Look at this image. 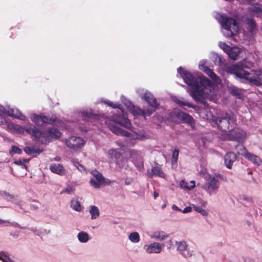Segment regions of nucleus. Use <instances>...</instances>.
Instances as JSON below:
<instances>
[{
    "instance_id": "1",
    "label": "nucleus",
    "mask_w": 262,
    "mask_h": 262,
    "mask_svg": "<svg viewBox=\"0 0 262 262\" xmlns=\"http://www.w3.org/2000/svg\"><path fill=\"white\" fill-rule=\"evenodd\" d=\"M178 72L183 78L185 82L191 88L190 95L193 99L195 101L204 103L205 101L203 98L204 92L201 86L204 88L211 87L212 86L211 81L205 76L197 77L181 67L178 69Z\"/></svg>"
},
{
    "instance_id": "2",
    "label": "nucleus",
    "mask_w": 262,
    "mask_h": 262,
    "mask_svg": "<svg viewBox=\"0 0 262 262\" xmlns=\"http://www.w3.org/2000/svg\"><path fill=\"white\" fill-rule=\"evenodd\" d=\"M27 133L38 139L41 143L46 144L53 140H56L61 137V133L59 130L54 127L47 128L46 130L41 131L35 126L31 125L26 129Z\"/></svg>"
},
{
    "instance_id": "3",
    "label": "nucleus",
    "mask_w": 262,
    "mask_h": 262,
    "mask_svg": "<svg viewBox=\"0 0 262 262\" xmlns=\"http://www.w3.org/2000/svg\"><path fill=\"white\" fill-rule=\"evenodd\" d=\"M247 68H248L247 66H244L243 63H236L228 67L226 71L228 73L236 75L238 78L248 81L251 84L257 86H261L262 85L261 78L250 77V73L245 70Z\"/></svg>"
},
{
    "instance_id": "4",
    "label": "nucleus",
    "mask_w": 262,
    "mask_h": 262,
    "mask_svg": "<svg viewBox=\"0 0 262 262\" xmlns=\"http://www.w3.org/2000/svg\"><path fill=\"white\" fill-rule=\"evenodd\" d=\"M216 18L222 27L228 32L227 36L233 37L235 35L238 30V25L235 19L221 13L217 14Z\"/></svg>"
},
{
    "instance_id": "5",
    "label": "nucleus",
    "mask_w": 262,
    "mask_h": 262,
    "mask_svg": "<svg viewBox=\"0 0 262 262\" xmlns=\"http://www.w3.org/2000/svg\"><path fill=\"white\" fill-rule=\"evenodd\" d=\"M219 129L223 132L232 131L236 126V120L228 113L223 114L215 119Z\"/></svg>"
},
{
    "instance_id": "6",
    "label": "nucleus",
    "mask_w": 262,
    "mask_h": 262,
    "mask_svg": "<svg viewBox=\"0 0 262 262\" xmlns=\"http://www.w3.org/2000/svg\"><path fill=\"white\" fill-rule=\"evenodd\" d=\"M56 119L55 115L45 116L34 114L31 117V121L38 126H42L46 124H52L56 122Z\"/></svg>"
},
{
    "instance_id": "7",
    "label": "nucleus",
    "mask_w": 262,
    "mask_h": 262,
    "mask_svg": "<svg viewBox=\"0 0 262 262\" xmlns=\"http://www.w3.org/2000/svg\"><path fill=\"white\" fill-rule=\"evenodd\" d=\"M206 183L203 186L205 190L210 195L213 193H216L220 186V182L215 177L209 175L206 179Z\"/></svg>"
},
{
    "instance_id": "8",
    "label": "nucleus",
    "mask_w": 262,
    "mask_h": 262,
    "mask_svg": "<svg viewBox=\"0 0 262 262\" xmlns=\"http://www.w3.org/2000/svg\"><path fill=\"white\" fill-rule=\"evenodd\" d=\"M126 106L127 107L128 110L134 115H141L144 117L145 119H146L145 115L150 116L158 108H152L151 109H147L144 110L140 108L135 106L131 102H128L126 103Z\"/></svg>"
},
{
    "instance_id": "9",
    "label": "nucleus",
    "mask_w": 262,
    "mask_h": 262,
    "mask_svg": "<svg viewBox=\"0 0 262 262\" xmlns=\"http://www.w3.org/2000/svg\"><path fill=\"white\" fill-rule=\"evenodd\" d=\"M91 173L93 176L90 182L91 185L96 189L100 188L101 185L104 183L105 178L102 173L97 170H92Z\"/></svg>"
},
{
    "instance_id": "10",
    "label": "nucleus",
    "mask_w": 262,
    "mask_h": 262,
    "mask_svg": "<svg viewBox=\"0 0 262 262\" xmlns=\"http://www.w3.org/2000/svg\"><path fill=\"white\" fill-rule=\"evenodd\" d=\"M84 141L81 138L72 136L66 141V145L75 150H78L84 145Z\"/></svg>"
},
{
    "instance_id": "11",
    "label": "nucleus",
    "mask_w": 262,
    "mask_h": 262,
    "mask_svg": "<svg viewBox=\"0 0 262 262\" xmlns=\"http://www.w3.org/2000/svg\"><path fill=\"white\" fill-rule=\"evenodd\" d=\"M108 152L112 158L115 159L116 163L120 168L125 166L127 160L123 157L121 153L117 149H111Z\"/></svg>"
},
{
    "instance_id": "12",
    "label": "nucleus",
    "mask_w": 262,
    "mask_h": 262,
    "mask_svg": "<svg viewBox=\"0 0 262 262\" xmlns=\"http://www.w3.org/2000/svg\"><path fill=\"white\" fill-rule=\"evenodd\" d=\"M241 148L242 150L244 151V153L242 154V155L248 160L252 162L254 164L256 165L257 166H259L262 163L261 159L252 153H250L248 152L245 147L243 146H241Z\"/></svg>"
},
{
    "instance_id": "13",
    "label": "nucleus",
    "mask_w": 262,
    "mask_h": 262,
    "mask_svg": "<svg viewBox=\"0 0 262 262\" xmlns=\"http://www.w3.org/2000/svg\"><path fill=\"white\" fill-rule=\"evenodd\" d=\"M152 108H158L159 104L154 95L150 93L146 92L142 98Z\"/></svg>"
},
{
    "instance_id": "14",
    "label": "nucleus",
    "mask_w": 262,
    "mask_h": 262,
    "mask_svg": "<svg viewBox=\"0 0 262 262\" xmlns=\"http://www.w3.org/2000/svg\"><path fill=\"white\" fill-rule=\"evenodd\" d=\"M236 155L233 152H227L224 157V162L226 167L228 169L232 168L233 162L236 159Z\"/></svg>"
},
{
    "instance_id": "15",
    "label": "nucleus",
    "mask_w": 262,
    "mask_h": 262,
    "mask_svg": "<svg viewBox=\"0 0 262 262\" xmlns=\"http://www.w3.org/2000/svg\"><path fill=\"white\" fill-rule=\"evenodd\" d=\"M230 138L231 140L239 142L246 139V133L243 130H235L231 134Z\"/></svg>"
},
{
    "instance_id": "16",
    "label": "nucleus",
    "mask_w": 262,
    "mask_h": 262,
    "mask_svg": "<svg viewBox=\"0 0 262 262\" xmlns=\"http://www.w3.org/2000/svg\"><path fill=\"white\" fill-rule=\"evenodd\" d=\"M50 169L52 172L60 176H63L66 173L63 166L60 164H51Z\"/></svg>"
},
{
    "instance_id": "17",
    "label": "nucleus",
    "mask_w": 262,
    "mask_h": 262,
    "mask_svg": "<svg viewBox=\"0 0 262 262\" xmlns=\"http://www.w3.org/2000/svg\"><path fill=\"white\" fill-rule=\"evenodd\" d=\"M110 128L113 133L118 135H121L125 137H129L131 135V133H129V132L123 129L116 125H110Z\"/></svg>"
},
{
    "instance_id": "18",
    "label": "nucleus",
    "mask_w": 262,
    "mask_h": 262,
    "mask_svg": "<svg viewBox=\"0 0 262 262\" xmlns=\"http://www.w3.org/2000/svg\"><path fill=\"white\" fill-rule=\"evenodd\" d=\"M177 249L178 250L183 252L182 254L184 256L187 257L191 256L192 255V253H190L187 251V247L185 242L182 241L180 242H177Z\"/></svg>"
},
{
    "instance_id": "19",
    "label": "nucleus",
    "mask_w": 262,
    "mask_h": 262,
    "mask_svg": "<svg viewBox=\"0 0 262 262\" xmlns=\"http://www.w3.org/2000/svg\"><path fill=\"white\" fill-rule=\"evenodd\" d=\"M161 250L162 247L160 244L156 242L149 245L146 249L147 252L149 253H159Z\"/></svg>"
},
{
    "instance_id": "20",
    "label": "nucleus",
    "mask_w": 262,
    "mask_h": 262,
    "mask_svg": "<svg viewBox=\"0 0 262 262\" xmlns=\"http://www.w3.org/2000/svg\"><path fill=\"white\" fill-rule=\"evenodd\" d=\"M153 175L158 176L162 178H165L166 177L159 165L152 168L151 173L149 174V176L152 178Z\"/></svg>"
},
{
    "instance_id": "21",
    "label": "nucleus",
    "mask_w": 262,
    "mask_h": 262,
    "mask_svg": "<svg viewBox=\"0 0 262 262\" xmlns=\"http://www.w3.org/2000/svg\"><path fill=\"white\" fill-rule=\"evenodd\" d=\"M246 24L248 26V30L251 33H253L256 30L257 25L253 18L246 19Z\"/></svg>"
},
{
    "instance_id": "22",
    "label": "nucleus",
    "mask_w": 262,
    "mask_h": 262,
    "mask_svg": "<svg viewBox=\"0 0 262 262\" xmlns=\"http://www.w3.org/2000/svg\"><path fill=\"white\" fill-rule=\"evenodd\" d=\"M180 121L184 123H187L191 126L194 125L195 124L193 117L186 113H184V115H183L182 119Z\"/></svg>"
},
{
    "instance_id": "23",
    "label": "nucleus",
    "mask_w": 262,
    "mask_h": 262,
    "mask_svg": "<svg viewBox=\"0 0 262 262\" xmlns=\"http://www.w3.org/2000/svg\"><path fill=\"white\" fill-rule=\"evenodd\" d=\"M229 93L233 96L236 97L238 99H241L242 97V94L241 92L240 89L235 86H230L228 88Z\"/></svg>"
},
{
    "instance_id": "24",
    "label": "nucleus",
    "mask_w": 262,
    "mask_h": 262,
    "mask_svg": "<svg viewBox=\"0 0 262 262\" xmlns=\"http://www.w3.org/2000/svg\"><path fill=\"white\" fill-rule=\"evenodd\" d=\"M183 98L180 99L178 98H174L173 99V101L180 106H187L190 108H195V105H194L193 104H192L188 102L183 101Z\"/></svg>"
},
{
    "instance_id": "25",
    "label": "nucleus",
    "mask_w": 262,
    "mask_h": 262,
    "mask_svg": "<svg viewBox=\"0 0 262 262\" xmlns=\"http://www.w3.org/2000/svg\"><path fill=\"white\" fill-rule=\"evenodd\" d=\"M89 212L91 215V219L93 220L97 219L100 214L99 210L96 206H91Z\"/></svg>"
},
{
    "instance_id": "26",
    "label": "nucleus",
    "mask_w": 262,
    "mask_h": 262,
    "mask_svg": "<svg viewBox=\"0 0 262 262\" xmlns=\"http://www.w3.org/2000/svg\"><path fill=\"white\" fill-rule=\"evenodd\" d=\"M185 112L180 110L174 111L171 113V117L174 121H181L182 119L183 115Z\"/></svg>"
},
{
    "instance_id": "27",
    "label": "nucleus",
    "mask_w": 262,
    "mask_h": 262,
    "mask_svg": "<svg viewBox=\"0 0 262 262\" xmlns=\"http://www.w3.org/2000/svg\"><path fill=\"white\" fill-rule=\"evenodd\" d=\"M250 10L254 13H257L256 15L257 17L261 16L260 13H261L262 15V5L261 4L256 3L253 6Z\"/></svg>"
},
{
    "instance_id": "28",
    "label": "nucleus",
    "mask_w": 262,
    "mask_h": 262,
    "mask_svg": "<svg viewBox=\"0 0 262 262\" xmlns=\"http://www.w3.org/2000/svg\"><path fill=\"white\" fill-rule=\"evenodd\" d=\"M205 73L209 76L213 81H217L219 79L218 76L212 70L206 67L204 70Z\"/></svg>"
},
{
    "instance_id": "29",
    "label": "nucleus",
    "mask_w": 262,
    "mask_h": 262,
    "mask_svg": "<svg viewBox=\"0 0 262 262\" xmlns=\"http://www.w3.org/2000/svg\"><path fill=\"white\" fill-rule=\"evenodd\" d=\"M78 238L80 242L85 243L89 240V235L84 232H80L78 234Z\"/></svg>"
},
{
    "instance_id": "30",
    "label": "nucleus",
    "mask_w": 262,
    "mask_h": 262,
    "mask_svg": "<svg viewBox=\"0 0 262 262\" xmlns=\"http://www.w3.org/2000/svg\"><path fill=\"white\" fill-rule=\"evenodd\" d=\"M153 238L159 240H163L165 237H168L167 235H165L164 232H155L152 235Z\"/></svg>"
},
{
    "instance_id": "31",
    "label": "nucleus",
    "mask_w": 262,
    "mask_h": 262,
    "mask_svg": "<svg viewBox=\"0 0 262 262\" xmlns=\"http://www.w3.org/2000/svg\"><path fill=\"white\" fill-rule=\"evenodd\" d=\"M129 239L134 243H138L140 241V236L138 233L134 232L131 233L129 235Z\"/></svg>"
},
{
    "instance_id": "32",
    "label": "nucleus",
    "mask_w": 262,
    "mask_h": 262,
    "mask_svg": "<svg viewBox=\"0 0 262 262\" xmlns=\"http://www.w3.org/2000/svg\"><path fill=\"white\" fill-rule=\"evenodd\" d=\"M192 206L196 212L200 213L202 215L206 216L208 215L207 212L205 209H203L201 207L195 205H192Z\"/></svg>"
},
{
    "instance_id": "33",
    "label": "nucleus",
    "mask_w": 262,
    "mask_h": 262,
    "mask_svg": "<svg viewBox=\"0 0 262 262\" xmlns=\"http://www.w3.org/2000/svg\"><path fill=\"white\" fill-rule=\"evenodd\" d=\"M81 114L83 117L88 119H97L98 117L97 115L92 113L91 112L83 111L81 113Z\"/></svg>"
},
{
    "instance_id": "34",
    "label": "nucleus",
    "mask_w": 262,
    "mask_h": 262,
    "mask_svg": "<svg viewBox=\"0 0 262 262\" xmlns=\"http://www.w3.org/2000/svg\"><path fill=\"white\" fill-rule=\"evenodd\" d=\"M179 154V150L178 149L175 148L172 152V158H171V163L173 165L174 164H177L178 161V159Z\"/></svg>"
},
{
    "instance_id": "35",
    "label": "nucleus",
    "mask_w": 262,
    "mask_h": 262,
    "mask_svg": "<svg viewBox=\"0 0 262 262\" xmlns=\"http://www.w3.org/2000/svg\"><path fill=\"white\" fill-rule=\"evenodd\" d=\"M11 112L12 113L9 114L10 116L15 117L16 118L21 119L22 120H25L26 119V116H24L20 112H17L16 113H14V110H11Z\"/></svg>"
},
{
    "instance_id": "36",
    "label": "nucleus",
    "mask_w": 262,
    "mask_h": 262,
    "mask_svg": "<svg viewBox=\"0 0 262 262\" xmlns=\"http://www.w3.org/2000/svg\"><path fill=\"white\" fill-rule=\"evenodd\" d=\"M71 207L72 208L76 211H80L81 209V206L79 202V201L77 200H73L71 201Z\"/></svg>"
},
{
    "instance_id": "37",
    "label": "nucleus",
    "mask_w": 262,
    "mask_h": 262,
    "mask_svg": "<svg viewBox=\"0 0 262 262\" xmlns=\"http://www.w3.org/2000/svg\"><path fill=\"white\" fill-rule=\"evenodd\" d=\"M227 54L230 58L235 60L238 56V51H236V49H234L232 48L231 49V51L229 52Z\"/></svg>"
},
{
    "instance_id": "38",
    "label": "nucleus",
    "mask_w": 262,
    "mask_h": 262,
    "mask_svg": "<svg viewBox=\"0 0 262 262\" xmlns=\"http://www.w3.org/2000/svg\"><path fill=\"white\" fill-rule=\"evenodd\" d=\"M13 128L14 130H15L17 133L22 134H24L25 131H26V129L28 128H24L23 127L18 124H12Z\"/></svg>"
},
{
    "instance_id": "39",
    "label": "nucleus",
    "mask_w": 262,
    "mask_h": 262,
    "mask_svg": "<svg viewBox=\"0 0 262 262\" xmlns=\"http://www.w3.org/2000/svg\"><path fill=\"white\" fill-rule=\"evenodd\" d=\"M220 46L227 54L231 51V49L232 48L225 42H221Z\"/></svg>"
},
{
    "instance_id": "40",
    "label": "nucleus",
    "mask_w": 262,
    "mask_h": 262,
    "mask_svg": "<svg viewBox=\"0 0 262 262\" xmlns=\"http://www.w3.org/2000/svg\"><path fill=\"white\" fill-rule=\"evenodd\" d=\"M40 204L39 202L36 201H33L31 204L30 205V208L32 210H37L39 208Z\"/></svg>"
},
{
    "instance_id": "41",
    "label": "nucleus",
    "mask_w": 262,
    "mask_h": 262,
    "mask_svg": "<svg viewBox=\"0 0 262 262\" xmlns=\"http://www.w3.org/2000/svg\"><path fill=\"white\" fill-rule=\"evenodd\" d=\"M252 72H253L255 74V78H261V76L262 75V70L258 69V70H252Z\"/></svg>"
},
{
    "instance_id": "42",
    "label": "nucleus",
    "mask_w": 262,
    "mask_h": 262,
    "mask_svg": "<svg viewBox=\"0 0 262 262\" xmlns=\"http://www.w3.org/2000/svg\"><path fill=\"white\" fill-rule=\"evenodd\" d=\"M0 259L3 262H9L10 261L9 257L3 253H0Z\"/></svg>"
},
{
    "instance_id": "43",
    "label": "nucleus",
    "mask_w": 262,
    "mask_h": 262,
    "mask_svg": "<svg viewBox=\"0 0 262 262\" xmlns=\"http://www.w3.org/2000/svg\"><path fill=\"white\" fill-rule=\"evenodd\" d=\"M32 155L33 157L37 156L40 153H41L42 152V150H40L39 148H35V147H32Z\"/></svg>"
},
{
    "instance_id": "44",
    "label": "nucleus",
    "mask_w": 262,
    "mask_h": 262,
    "mask_svg": "<svg viewBox=\"0 0 262 262\" xmlns=\"http://www.w3.org/2000/svg\"><path fill=\"white\" fill-rule=\"evenodd\" d=\"M7 123V121L4 115L0 111V124H5Z\"/></svg>"
},
{
    "instance_id": "45",
    "label": "nucleus",
    "mask_w": 262,
    "mask_h": 262,
    "mask_svg": "<svg viewBox=\"0 0 262 262\" xmlns=\"http://www.w3.org/2000/svg\"><path fill=\"white\" fill-rule=\"evenodd\" d=\"M12 151L14 154H20L22 152V150L20 148L15 146H13L12 147Z\"/></svg>"
},
{
    "instance_id": "46",
    "label": "nucleus",
    "mask_w": 262,
    "mask_h": 262,
    "mask_svg": "<svg viewBox=\"0 0 262 262\" xmlns=\"http://www.w3.org/2000/svg\"><path fill=\"white\" fill-rule=\"evenodd\" d=\"M32 148L31 147H26L24 149V151L29 155H32Z\"/></svg>"
},
{
    "instance_id": "47",
    "label": "nucleus",
    "mask_w": 262,
    "mask_h": 262,
    "mask_svg": "<svg viewBox=\"0 0 262 262\" xmlns=\"http://www.w3.org/2000/svg\"><path fill=\"white\" fill-rule=\"evenodd\" d=\"M15 164L23 166L26 169L27 168V166L24 163V162L21 160H16L14 162Z\"/></svg>"
},
{
    "instance_id": "48",
    "label": "nucleus",
    "mask_w": 262,
    "mask_h": 262,
    "mask_svg": "<svg viewBox=\"0 0 262 262\" xmlns=\"http://www.w3.org/2000/svg\"><path fill=\"white\" fill-rule=\"evenodd\" d=\"M192 210V207L190 206L186 207L184 208V209L182 211L183 213H186L191 212Z\"/></svg>"
},
{
    "instance_id": "49",
    "label": "nucleus",
    "mask_w": 262,
    "mask_h": 262,
    "mask_svg": "<svg viewBox=\"0 0 262 262\" xmlns=\"http://www.w3.org/2000/svg\"><path fill=\"white\" fill-rule=\"evenodd\" d=\"M75 166L80 171H82V170H84V167L82 165L79 164V163H77L75 165Z\"/></svg>"
},
{
    "instance_id": "50",
    "label": "nucleus",
    "mask_w": 262,
    "mask_h": 262,
    "mask_svg": "<svg viewBox=\"0 0 262 262\" xmlns=\"http://www.w3.org/2000/svg\"><path fill=\"white\" fill-rule=\"evenodd\" d=\"M200 204L203 207H206L207 205V202L205 201H203L202 200H200Z\"/></svg>"
},
{
    "instance_id": "51",
    "label": "nucleus",
    "mask_w": 262,
    "mask_h": 262,
    "mask_svg": "<svg viewBox=\"0 0 262 262\" xmlns=\"http://www.w3.org/2000/svg\"><path fill=\"white\" fill-rule=\"evenodd\" d=\"M109 105L112 106L113 108H119V104H113L112 103H110Z\"/></svg>"
},
{
    "instance_id": "52",
    "label": "nucleus",
    "mask_w": 262,
    "mask_h": 262,
    "mask_svg": "<svg viewBox=\"0 0 262 262\" xmlns=\"http://www.w3.org/2000/svg\"><path fill=\"white\" fill-rule=\"evenodd\" d=\"M172 208L173 209H174L176 210L180 211V209L175 205H173Z\"/></svg>"
},
{
    "instance_id": "53",
    "label": "nucleus",
    "mask_w": 262,
    "mask_h": 262,
    "mask_svg": "<svg viewBox=\"0 0 262 262\" xmlns=\"http://www.w3.org/2000/svg\"><path fill=\"white\" fill-rule=\"evenodd\" d=\"M159 195V193L158 192H157L156 191H155L154 192V199H156Z\"/></svg>"
},
{
    "instance_id": "54",
    "label": "nucleus",
    "mask_w": 262,
    "mask_h": 262,
    "mask_svg": "<svg viewBox=\"0 0 262 262\" xmlns=\"http://www.w3.org/2000/svg\"><path fill=\"white\" fill-rule=\"evenodd\" d=\"M193 183H194V184H193V186H192L190 188H188V187H187V186H186V185H185V186H184V188H188V189H190L193 188L194 187V186H195V185H194V181H193Z\"/></svg>"
},
{
    "instance_id": "55",
    "label": "nucleus",
    "mask_w": 262,
    "mask_h": 262,
    "mask_svg": "<svg viewBox=\"0 0 262 262\" xmlns=\"http://www.w3.org/2000/svg\"><path fill=\"white\" fill-rule=\"evenodd\" d=\"M54 160L59 161L60 160V158L59 157H56L54 158Z\"/></svg>"
},
{
    "instance_id": "56",
    "label": "nucleus",
    "mask_w": 262,
    "mask_h": 262,
    "mask_svg": "<svg viewBox=\"0 0 262 262\" xmlns=\"http://www.w3.org/2000/svg\"><path fill=\"white\" fill-rule=\"evenodd\" d=\"M246 1L249 2V3H251L252 2H254L255 0H245Z\"/></svg>"
},
{
    "instance_id": "57",
    "label": "nucleus",
    "mask_w": 262,
    "mask_h": 262,
    "mask_svg": "<svg viewBox=\"0 0 262 262\" xmlns=\"http://www.w3.org/2000/svg\"><path fill=\"white\" fill-rule=\"evenodd\" d=\"M29 161V160L26 159H24L23 162L27 163V162H28Z\"/></svg>"
},
{
    "instance_id": "58",
    "label": "nucleus",
    "mask_w": 262,
    "mask_h": 262,
    "mask_svg": "<svg viewBox=\"0 0 262 262\" xmlns=\"http://www.w3.org/2000/svg\"><path fill=\"white\" fill-rule=\"evenodd\" d=\"M182 183H184L185 182H184V181H182L181 182V185H182Z\"/></svg>"
},
{
    "instance_id": "59",
    "label": "nucleus",
    "mask_w": 262,
    "mask_h": 262,
    "mask_svg": "<svg viewBox=\"0 0 262 262\" xmlns=\"http://www.w3.org/2000/svg\"><path fill=\"white\" fill-rule=\"evenodd\" d=\"M219 177H220V178H223V176H219Z\"/></svg>"
}]
</instances>
